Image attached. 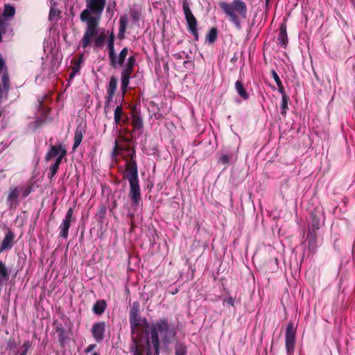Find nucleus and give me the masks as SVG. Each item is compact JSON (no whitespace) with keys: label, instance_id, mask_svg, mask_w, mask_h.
<instances>
[{"label":"nucleus","instance_id":"22","mask_svg":"<svg viewBox=\"0 0 355 355\" xmlns=\"http://www.w3.org/2000/svg\"><path fill=\"white\" fill-rule=\"evenodd\" d=\"M19 191L18 187L10 188V193L8 196V203L10 207H12L14 204L16 205V200L19 197Z\"/></svg>","mask_w":355,"mask_h":355},{"label":"nucleus","instance_id":"50","mask_svg":"<svg viewBox=\"0 0 355 355\" xmlns=\"http://www.w3.org/2000/svg\"><path fill=\"white\" fill-rule=\"evenodd\" d=\"M319 227H319V224H318V223L317 224H313V228L314 230H318V229H319Z\"/></svg>","mask_w":355,"mask_h":355},{"label":"nucleus","instance_id":"37","mask_svg":"<svg viewBox=\"0 0 355 355\" xmlns=\"http://www.w3.org/2000/svg\"><path fill=\"white\" fill-rule=\"evenodd\" d=\"M59 168V166L53 164L50 168H49V173L48 174L49 178L51 179L53 178L57 173L58 170Z\"/></svg>","mask_w":355,"mask_h":355},{"label":"nucleus","instance_id":"53","mask_svg":"<svg viewBox=\"0 0 355 355\" xmlns=\"http://www.w3.org/2000/svg\"><path fill=\"white\" fill-rule=\"evenodd\" d=\"M178 292V289L175 288V290H173V291L172 292V294L173 295L176 294Z\"/></svg>","mask_w":355,"mask_h":355},{"label":"nucleus","instance_id":"35","mask_svg":"<svg viewBox=\"0 0 355 355\" xmlns=\"http://www.w3.org/2000/svg\"><path fill=\"white\" fill-rule=\"evenodd\" d=\"M123 114L124 112H114V121L116 123L121 125L122 122H125Z\"/></svg>","mask_w":355,"mask_h":355},{"label":"nucleus","instance_id":"28","mask_svg":"<svg viewBox=\"0 0 355 355\" xmlns=\"http://www.w3.org/2000/svg\"><path fill=\"white\" fill-rule=\"evenodd\" d=\"M217 36H218L217 29L216 28H212L207 33L206 40L209 43L212 44L216 40Z\"/></svg>","mask_w":355,"mask_h":355},{"label":"nucleus","instance_id":"2","mask_svg":"<svg viewBox=\"0 0 355 355\" xmlns=\"http://www.w3.org/2000/svg\"><path fill=\"white\" fill-rule=\"evenodd\" d=\"M219 6L235 28L241 30L242 21L247 18L246 3L243 0H233L230 3L220 1Z\"/></svg>","mask_w":355,"mask_h":355},{"label":"nucleus","instance_id":"8","mask_svg":"<svg viewBox=\"0 0 355 355\" xmlns=\"http://www.w3.org/2000/svg\"><path fill=\"white\" fill-rule=\"evenodd\" d=\"M105 327V322H97L93 324L91 333L97 343H101L104 339Z\"/></svg>","mask_w":355,"mask_h":355},{"label":"nucleus","instance_id":"14","mask_svg":"<svg viewBox=\"0 0 355 355\" xmlns=\"http://www.w3.org/2000/svg\"><path fill=\"white\" fill-rule=\"evenodd\" d=\"M85 132V125L83 124H79L76 129L75 136H74V143L73 145V148L76 149L80 144L83 135Z\"/></svg>","mask_w":355,"mask_h":355},{"label":"nucleus","instance_id":"21","mask_svg":"<svg viewBox=\"0 0 355 355\" xmlns=\"http://www.w3.org/2000/svg\"><path fill=\"white\" fill-rule=\"evenodd\" d=\"M235 89L237 94L241 96L243 100H247L249 98V95L247 92L246 89L245 88L243 83L241 80H237L235 83Z\"/></svg>","mask_w":355,"mask_h":355},{"label":"nucleus","instance_id":"54","mask_svg":"<svg viewBox=\"0 0 355 355\" xmlns=\"http://www.w3.org/2000/svg\"><path fill=\"white\" fill-rule=\"evenodd\" d=\"M92 355H99V354L97 352H94V353H93Z\"/></svg>","mask_w":355,"mask_h":355},{"label":"nucleus","instance_id":"47","mask_svg":"<svg viewBox=\"0 0 355 355\" xmlns=\"http://www.w3.org/2000/svg\"><path fill=\"white\" fill-rule=\"evenodd\" d=\"M5 69V62L3 60V59H0V73L3 71V70Z\"/></svg>","mask_w":355,"mask_h":355},{"label":"nucleus","instance_id":"13","mask_svg":"<svg viewBox=\"0 0 355 355\" xmlns=\"http://www.w3.org/2000/svg\"><path fill=\"white\" fill-rule=\"evenodd\" d=\"M14 237L15 235L12 232L8 231L6 233L0 245V253L6 250L12 248L14 242Z\"/></svg>","mask_w":355,"mask_h":355},{"label":"nucleus","instance_id":"29","mask_svg":"<svg viewBox=\"0 0 355 355\" xmlns=\"http://www.w3.org/2000/svg\"><path fill=\"white\" fill-rule=\"evenodd\" d=\"M4 91L8 92L9 89V76L8 73L5 71L1 77V85Z\"/></svg>","mask_w":355,"mask_h":355},{"label":"nucleus","instance_id":"7","mask_svg":"<svg viewBox=\"0 0 355 355\" xmlns=\"http://www.w3.org/2000/svg\"><path fill=\"white\" fill-rule=\"evenodd\" d=\"M296 340V329L293 322H289L285 334V345L287 355H293Z\"/></svg>","mask_w":355,"mask_h":355},{"label":"nucleus","instance_id":"1","mask_svg":"<svg viewBox=\"0 0 355 355\" xmlns=\"http://www.w3.org/2000/svg\"><path fill=\"white\" fill-rule=\"evenodd\" d=\"M144 336L146 341V355H159L160 345H168L175 336V331L166 318H160L152 323L145 324Z\"/></svg>","mask_w":355,"mask_h":355},{"label":"nucleus","instance_id":"26","mask_svg":"<svg viewBox=\"0 0 355 355\" xmlns=\"http://www.w3.org/2000/svg\"><path fill=\"white\" fill-rule=\"evenodd\" d=\"M15 9L13 6L10 5H6L3 12V16L1 17L4 19L5 18L10 19L15 15Z\"/></svg>","mask_w":355,"mask_h":355},{"label":"nucleus","instance_id":"36","mask_svg":"<svg viewBox=\"0 0 355 355\" xmlns=\"http://www.w3.org/2000/svg\"><path fill=\"white\" fill-rule=\"evenodd\" d=\"M31 345H32V343L30 340L25 341L22 345L23 351L20 353L19 355H26L27 352L29 350Z\"/></svg>","mask_w":355,"mask_h":355},{"label":"nucleus","instance_id":"23","mask_svg":"<svg viewBox=\"0 0 355 355\" xmlns=\"http://www.w3.org/2000/svg\"><path fill=\"white\" fill-rule=\"evenodd\" d=\"M107 304L105 300H98L93 306V312L96 315H102L106 309Z\"/></svg>","mask_w":355,"mask_h":355},{"label":"nucleus","instance_id":"33","mask_svg":"<svg viewBox=\"0 0 355 355\" xmlns=\"http://www.w3.org/2000/svg\"><path fill=\"white\" fill-rule=\"evenodd\" d=\"M277 86L278 87V92L283 95L282 101L283 106L284 107V104H286L287 103V97L285 95V90L282 81L280 82V83H277Z\"/></svg>","mask_w":355,"mask_h":355},{"label":"nucleus","instance_id":"30","mask_svg":"<svg viewBox=\"0 0 355 355\" xmlns=\"http://www.w3.org/2000/svg\"><path fill=\"white\" fill-rule=\"evenodd\" d=\"M232 158L233 155L232 154H222L219 156L218 161L219 163L227 164L230 163Z\"/></svg>","mask_w":355,"mask_h":355},{"label":"nucleus","instance_id":"18","mask_svg":"<svg viewBox=\"0 0 355 355\" xmlns=\"http://www.w3.org/2000/svg\"><path fill=\"white\" fill-rule=\"evenodd\" d=\"M72 220L64 218L59 227V235L60 237L67 239L68 237L69 230Z\"/></svg>","mask_w":355,"mask_h":355},{"label":"nucleus","instance_id":"25","mask_svg":"<svg viewBox=\"0 0 355 355\" xmlns=\"http://www.w3.org/2000/svg\"><path fill=\"white\" fill-rule=\"evenodd\" d=\"M128 52V48H126V47L123 48L119 53V56L117 57L116 55V62H114L115 65H112V66L113 67L116 68L119 65H122L123 63L124 62V60H125L126 56H127Z\"/></svg>","mask_w":355,"mask_h":355},{"label":"nucleus","instance_id":"31","mask_svg":"<svg viewBox=\"0 0 355 355\" xmlns=\"http://www.w3.org/2000/svg\"><path fill=\"white\" fill-rule=\"evenodd\" d=\"M175 355H187V347L183 345H178L175 347Z\"/></svg>","mask_w":355,"mask_h":355},{"label":"nucleus","instance_id":"52","mask_svg":"<svg viewBox=\"0 0 355 355\" xmlns=\"http://www.w3.org/2000/svg\"><path fill=\"white\" fill-rule=\"evenodd\" d=\"M269 2H270V0H266V1H265V5H266V8L268 7Z\"/></svg>","mask_w":355,"mask_h":355},{"label":"nucleus","instance_id":"4","mask_svg":"<svg viewBox=\"0 0 355 355\" xmlns=\"http://www.w3.org/2000/svg\"><path fill=\"white\" fill-rule=\"evenodd\" d=\"M125 176L130 184L129 196L132 200V205L137 207L141 201V189L139 183L138 171L136 164L128 165Z\"/></svg>","mask_w":355,"mask_h":355},{"label":"nucleus","instance_id":"55","mask_svg":"<svg viewBox=\"0 0 355 355\" xmlns=\"http://www.w3.org/2000/svg\"><path fill=\"white\" fill-rule=\"evenodd\" d=\"M155 117L156 119H158V117H159V116H157V114H155Z\"/></svg>","mask_w":355,"mask_h":355},{"label":"nucleus","instance_id":"44","mask_svg":"<svg viewBox=\"0 0 355 355\" xmlns=\"http://www.w3.org/2000/svg\"><path fill=\"white\" fill-rule=\"evenodd\" d=\"M234 299L232 297H227L223 300V304H227L230 306H234Z\"/></svg>","mask_w":355,"mask_h":355},{"label":"nucleus","instance_id":"20","mask_svg":"<svg viewBox=\"0 0 355 355\" xmlns=\"http://www.w3.org/2000/svg\"><path fill=\"white\" fill-rule=\"evenodd\" d=\"M9 279V272L6 264L0 261V287Z\"/></svg>","mask_w":355,"mask_h":355},{"label":"nucleus","instance_id":"51","mask_svg":"<svg viewBox=\"0 0 355 355\" xmlns=\"http://www.w3.org/2000/svg\"><path fill=\"white\" fill-rule=\"evenodd\" d=\"M114 111H122V108L121 106L117 105L114 110Z\"/></svg>","mask_w":355,"mask_h":355},{"label":"nucleus","instance_id":"15","mask_svg":"<svg viewBox=\"0 0 355 355\" xmlns=\"http://www.w3.org/2000/svg\"><path fill=\"white\" fill-rule=\"evenodd\" d=\"M132 127L135 132L141 135L143 132V120L137 114L138 112H132Z\"/></svg>","mask_w":355,"mask_h":355},{"label":"nucleus","instance_id":"12","mask_svg":"<svg viewBox=\"0 0 355 355\" xmlns=\"http://www.w3.org/2000/svg\"><path fill=\"white\" fill-rule=\"evenodd\" d=\"M114 35L113 32L109 35V38L107 40V48H108V56L110 60L111 65H115L116 62V53L114 51Z\"/></svg>","mask_w":355,"mask_h":355},{"label":"nucleus","instance_id":"39","mask_svg":"<svg viewBox=\"0 0 355 355\" xmlns=\"http://www.w3.org/2000/svg\"><path fill=\"white\" fill-rule=\"evenodd\" d=\"M135 64V59L133 56H131L128 59V62L125 67L132 69Z\"/></svg>","mask_w":355,"mask_h":355},{"label":"nucleus","instance_id":"19","mask_svg":"<svg viewBox=\"0 0 355 355\" xmlns=\"http://www.w3.org/2000/svg\"><path fill=\"white\" fill-rule=\"evenodd\" d=\"M128 25V17L126 15H121L119 18V28L118 38L119 40H123L125 37V33Z\"/></svg>","mask_w":355,"mask_h":355},{"label":"nucleus","instance_id":"10","mask_svg":"<svg viewBox=\"0 0 355 355\" xmlns=\"http://www.w3.org/2000/svg\"><path fill=\"white\" fill-rule=\"evenodd\" d=\"M62 152H67L65 148L62 144L51 145L45 156L46 161H49L53 157H57L61 155Z\"/></svg>","mask_w":355,"mask_h":355},{"label":"nucleus","instance_id":"24","mask_svg":"<svg viewBox=\"0 0 355 355\" xmlns=\"http://www.w3.org/2000/svg\"><path fill=\"white\" fill-rule=\"evenodd\" d=\"M130 352L132 355H143L139 349V340L137 338L132 336V342L130 346Z\"/></svg>","mask_w":355,"mask_h":355},{"label":"nucleus","instance_id":"46","mask_svg":"<svg viewBox=\"0 0 355 355\" xmlns=\"http://www.w3.org/2000/svg\"><path fill=\"white\" fill-rule=\"evenodd\" d=\"M96 347V345L95 344L89 345L85 349V352L86 354L91 352Z\"/></svg>","mask_w":355,"mask_h":355},{"label":"nucleus","instance_id":"40","mask_svg":"<svg viewBox=\"0 0 355 355\" xmlns=\"http://www.w3.org/2000/svg\"><path fill=\"white\" fill-rule=\"evenodd\" d=\"M115 6L116 3L114 1L112 3H110L106 8L107 12L110 13L112 15L115 10Z\"/></svg>","mask_w":355,"mask_h":355},{"label":"nucleus","instance_id":"49","mask_svg":"<svg viewBox=\"0 0 355 355\" xmlns=\"http://www.w3.org/2000/svg\"><path fill=\"white\" fill-rule=\"evenodd\" d=\"M7 92L4 91L3 87L0 85V98L2 96L3 93H6Z\"/></svg>","mask_w":355,"mask_h":355},{"label":"nucleus","instance_id":"9","mask_svg":"<svg viewBox=\"0 0 355 355\" xmlns=\"http://www.w3.org/2000/svg\"><path fill=\"white\" fill-rule=\"evenodd\" d=\"M134 306L135 304L130 311L129 317L132 337L134 336L133 335L135 332V329L140 324V315L139 310L137 308H135Z\"/></svg>","mask_w":355,"mask_h":355},{"label":"nucleus","instance_id":"42","mask_svg":"<svg viewBox=\"0 0 355 355\" xmlns=\"http://www.w3.org/2000/svg\"><path fill=\"white\" fill-rule=\"evenodd\" d=\"M80 70V66L76 65L73 68L72 71L69 74V78L71 79L73 78V77L76 76V74Z\"/></svg>","mask_w":355,"mask_h":355},{"label":"nucleus","instance_id":"3","mask_svg":"<svg viewBox=\"0 0 355 355\" xmlns=\"http://www.w3.org/2000/svg\"><path fill=\"white\" fill-rule=\"evenodd\" d=\"M86 24L85 31L80 40L81 46L86 49L92 44L94 47H101L106 39L105 30L98 27L100 21L96 20H81Z\"/></svg>","mask_w":355,"mask_h":355},{"label":"nucleus","instance_id":"34","mask_svg":"<svg viewBox=\"0 0 355 355\" xmlns=\"http://www.w3.org/2000/svg\"><path fill=\"white\" fill-rule=\"evenodd\" d=\"M60 14V12L55 9L54 7H51L49 11V20L53 21L55 17H58Z\"/></svg>","mask_w":355,"mask_h":355},{"label":"nucleus","instance_id":"48","mask_svg":"<svg viewBox=\"0 0 355 355\" xmlns=\"http://www.w3.org/2000/svg\"><path fill=\"white\" fill-rule=\"evenodd\" d=\"M15 341L14 340H10L8 342V347L11 349L12 347H15Z\"/></svg>","mask_w":355,"mask_h":355},{"label":"nucleus","instance_id":"43","mask_svg":"<svg viewBox=\"0 0 355 355\" xmlns=\"http://www.w3.org/2000/svg\"><path fill=\"white\" fill-rule=\"evenodd\" d=\"M271 73H272V78H273L274 80L275 81L276 84L280 83V82H281L280 78L278 76L277 73L275 71V70L272 69L271 71Z\"/></svg>","mask_w":355,"mask_h":355},{"label":"nucleus","instance_id":"32","mask_svg":"<svg viewBox=\"0 0 355 355\" xmlns=\"http://www.w3.org/2000/svg\"><path fill=\"white\" fill-rule=\"evenodd\" d=\"M116 89V80L114 78H111L109 83L108 92L110 96H112Z\"/></svg>","mask_w":355,"mask_h":355},{"label":"nucleus","instance_id":"5","mask_svg":"<svg viewBox=\"0 0 355 355\" xmlns=\"http://www.w3.org/2000/svg\"><path fill=\"white\" fill-rule=\"evenodd\" d=\"M85 3L86 8L80 15V20L100 21L105 7L106 0H85Z\"/></svg>","mask_w":355,"mask_h":355},{"label":"nucleus","instance_id":"27","mask_svg":"<svg viewBox=\"0 0 355 355\" xmlns=\"http://www.w3.org/2000/svg\"><path fill=\"white\" fill-rule=\"evenodd\" d=\"M141 16V10L140 8H135L130 10V17H131L132 21L134 23L138 24L140 20Z\"/></svg>","mask_w":355,"mask_h":355},{"label":"nucleus","instance_id":"11","mask_svg":"<svg viewBox=\"0 0 355 355\" xmlns=\"http://www.w3.org/2000/svg\"><path fill=\"white\" fill-rule=\"evenodd\" d=\"M47 114L48 112H41L40 116L29 123L28 128L32 130H35L39 127L50 121V119H48Z\"/></svg>","mask_w":355,"mask_h":355},{"label":"nucleus","instance_id":"16","mask_svg":"<svg viewBox=\"0 0 355 355\" xmlns=\"http://www.w3.org/2000/svg\"><path fill=\"white\" fill-rule=\"evenodd\" d=\"M132 71V69H129L126 67L123 68L121 72V89L123 92H126V89L129 85V80L130 74Z\"/></svg>","mask_w":355,"mask_h":355},{"label":"nucleus","instance_id":"38","mask_svg":"<svg viewBox=\"0 0 355 355\" xmlns=\"http://www.w3.org/2000/svg\"><path fill=\"white\" fill-rule=\"evenodd\" d=\"M66 154H67V152H62L60 156L56 157L53 164L54 165L57 164L58 166H60V165L62 162V160L65 157Z\"/></svg>","mask_w":355,"mask_h":355},{"label":"nucleus","instance_id":"17","mask_svg":"<svg viewBox=\"0 0 355 355\" xmlns=\"http://www.w3.org/2000/svg\"><path fill=\"white\" fill-rule=\"evenodd\" d=\"M288 43V36L286 25L282 24L279 28L277 37V44L279 46L285 48Z\"/></svg>","mask_w":355,"mask_h":355},{"label":"nucleus","instance_id":"41","mask_svg":"<svg viewBox=\"0 0 355 355\" xmlns=\"http://www.w3.org/2000/svg\"><path fill=\"white\" fill-rule=\"evenodd\" d=\"M73 211H74V210L72 207L69 208L67 211L64 218L73 220Z\"/></svg>","mask_w":355,"mask_h":355},{"label":"nucleus","instance_id":"45","mask_svg":"<svg viewBox=\"0 0 355 355\" xmlns=\"http://www.w3.org/2000/svg\"><path fill=\"white\" fill-rule=\"evenodd\" d=\"M22 197L26 198L27 197L31 192V188H22Z\"/></svg>","mask_w":355,"mask_h":355},{"label":"nucleus","instance_id":"6","mask_svg":"<svg viewBox=\"0 0 355 355\" xmlns=\"http://www.w3.org/2000/svg\"><path fill=\"white\" fill-rule=\"evenodd\" d=\"M182 10L187 21V29L193 36L195 40L198 41L199 40L198 21L190 9L189 3L187 0H182Z\"/></svg>","mask_w":355,"mask_h":355}]
</instances>
